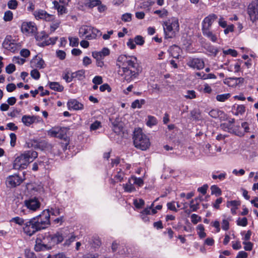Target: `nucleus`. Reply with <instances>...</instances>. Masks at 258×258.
Instances as JSON below:
<instances>
[{
	"label": "nucleus",
	"instance_id": "f257e3e1",
	"mask_svg": "<svg viewBox=\"0 0 258 258\" xmlns=\"http://www.w3.org/2000/svg\"><path fill=\"white\" fill-rule=\"evenodd\" d=\"M118 74L127 82L136 78L142 71L137 58L133 55L121 54L117 59Z\"/></svg>",
	"mask_w": 258,
	"mask_h": 258
},
{
	"label": "nucleus",
	"instance_id": "f03ea898",
	"mask_svg": "<svg viewBox=\"0 0 258 258\" xmlns=\"http://www.w3.org/2000/svg\"><path fill=\"white\" fill-rule=\"evenodd\" d=\"M37 156L38 154L35 151H25L16 158L13 162V168L17 170L26 169Z\"/></svg>",
	"mask_w": 258,
	"mask_h": 258
},
{
	"label": "nucleus",
	"instance_id": "7ed1b4c3",
	"mask_svg": "<svg viewBox=\"0 0 258 258\" xmlns=\"http://www.w3.org/2000/svg\"><path fill=\"white\" fill-rule=\"evenodd\" d=\"M162 26L166 39L174 38L180 30L179 19L172 17L163 21Z\"/></svg>",
	"mask_w": 258,
	"mask_h": 258
},
{
	"label": "nucleus",
	"instance_id": "20e7f679",
	"mask_svg": "<svg viewBox=\"0 0 258 258\" xmlns=\"http://www.w3.org/2000/svg\"><path fill=\"white\" fill-rule=\"evenodd\" d=\"M134 144L136 148L142 150H146L150 146L149 138L140 128L136 129L134 131Z\"/></svg>",
	"mask_w": 258,
	"mask_h": 258
},
{
	"label": "nucleus",
	"instance_id": "39448f33",
	"mask_svg": "<svg viewBox=\"0 0 258 258\" xmlns=\"http://www.w3.org/2000/svg\"><path fill=\"white\" fill-rule=\"evenodd\" d=\"M101 35L102 33L100 30L91 26L83 25L79 30V37L87 40L95 39Z\"/></svg>",
	"mask_w": 258,
	"mask_h": 258
},
{
	"label": "nucleus",
	"instance_id": "423d86ee",
	"mask_svg": "<svg viewBox=\"0 0 258 258\" xmlns=\"http://www.w3.org/2000/svg\"><path fill=\"white\" fill-rule=\"evenodd\" d=\"M39 231L47 228L50 224V213L48 209L44 210L39 215L33 217Z\"/></svg>",
	"mask_w": 258,
	"mask_h": 258
},
{
	"label": "nucleus",
	"instance_id": "0eeeda50",
	"mask_svg": "<svg viewBox=\"0 0 258 258\" xmlns=\"http://www.w3.org/2000/svg\"><path fill=\"white\" fill-rule=\"evenodd\" d=\"M23 230L24 233L29 236H32L37 231H39L36 224L35 218H32L29 220H26L23 226Z\"/></svg>",
	"mask_w": 258,
	"mask_h": 258
},
{
	"label": "nucleus",
	"instance_id": "6e6552de",
	"mask_svg": "<svg viewBox=\"0 0 258 258\" xmlns=\"http://www.w3.org/2000/svg\"><path fill=\"white\" fill-rule=\"evenodd\" d=\"M25 180V178L18 174L8 176L6 180V186L9 188H15L20 185Z\"/></svg>",
	"mask_w": 258,
	"mask_h": 258
},
{
	"label": "nucleus",
	"instance_id": "1a4fd4ad",
	"mask_svg": "<svg viewBox=\"0 0 258 258\" xmlns=\"http://www.w3.org/2000/svg\"><path fill=\"white\" fill-rule=\"evenodd\" d=\"M68 130L66 127H54L48 131V135L51 137L58 138L66 140Z\"/></svg>",
	"mask_w": 258,
	"mask_h": 258
},
{
	"label": "nucleus",
	"instance_id": "9d476101",
	"mask_svg": "<svg viewBox=\"0 0 258 258\" xmlns=\"http://www.w3.org/2000/svg\"><path fill=\"white\" fill-rule=\"evenodd\" d=\"M3 46L4 48L11 52H15L18 50L20 45L11 36L8 35L3 43Z\"/></svg>",
	"mask_w": 258,
	"mask_h": 258
},
{
	"label": "nucleus",
	"instance_id": "9b49d317",
	"mask_svg": "<svg viewBox=\"0 0 258 258\" xmlns=\"http://www.w3.org/2000/svg\"><path fill=\"white\" fill-rule=\"evenodd\" d=\"M24 204L27 209L31 212L39 210L41 206V203L39 199L35 197L25 200Z\"/></svg>",
	"mask_w": 258,
	"mask_h": 258
},
{
	"label": "nucleus",
	"instance_id": "f8f14e48",
	"mask_svg": "<svg viewBox=\"0 0 258 258\" xmlns=\"http://www.w3.org/2000/svg\"><path fill=\"white\" fill-rule=\"evenodd\" d=\"M247 12L252 22L254 23L258 20V8L256 4H249L247 7Z\"/></svg>",
	"mask_w": 258,
	"mask_h": 258
},
{
	"label": "nucleus",
	"instance_id": "ddd939ff",
	"mask_svg": "<svg viewBox=\"0 0 258 258\" xmlns=\"http://www.w3.org/2000/svg\"><path fill=\"white\" fill-rule=\"evenodd\" d=\"M33 15L36 19H43L46 21H52L55 18L54 15L49 14L45 11L43 10L35 11Z\"/></svg>",
	"mask_w": 258,
	"mask_h": 258
},
{
	"label": "nucleus",
	"instance_id": "4468645a",
	"mask_svg": "<svg viewBox=\"0 0 258 258\" xmlns=\"http://www.w3.org/2000/svg\"><path fill=\"white\" fill-rule=\"evenodd\" d=\"M21 31L26 34H34L37 31V27L32 22H24L22 24Z\"/></svg>",
	"mask_w": 258,
	"mask_h": 258
},
{
	"label": "nucleus",
	"instance_id": "2eb2a0df",
	"mask_svg": "<svg viewBox=\"0 0 258 258\" xmlns=\"http://www.w3.org/2000/svg\"><path fill=\"white\" fill-rule=\"evenodd\" d=\"M217 18L216 15L212 14L205 17L202 22V30L211 29L213 23Z\"/></svg>",
	"mask_w": 258,
	"mask_h": 258
},
{
	"label": "nucleus",
	"instance_id": "dca6fc26",
	"mask_svg": "<svg viewBox=\"0 0 258 258\" xmlns=\"http://www.w3.org/2000/svg\"><path fill=\"white\" fill-rule=\"evenodd\" d=\"M187 64L189 67L197 70L203 69L205 66L203 60L198 58H194L190 59Z\"/></svg>",
	"mask_w": 258,
	"mask_h": 258
},
{
	"label": "nucleus",
	"instance_id": "f3484780",
	"mask_svg": "<svg viewBox=\"0 0 258 258\" xmlns=\"http://www.w3.org/2000/svg\"><path fill=\"white\" fill-rule=\"evenodd\" d=\"M31 67L33 68H37L39 69H44L45 66V63L44 60L39 56H35L31 60Z\"/></svg>",
	"mask_w": 258,
	"mask_h": 258
},
{
	"label": "nucleus",
	"instance_id": "a211bd4d",
	"mask_svg": "<svg viewBox=\"0 0 258 258\" xmlns=\"http://www.w3.org/2000/svg\"><path fill=\"white\" fill-rule=\"evenodd\" d=\"M109 54V49L108 48L104 47L101 51L92 52V56L96 59H103Z\"/></svg>",
	"mask_w": 258,
	"mask_h": 258
},
{
	"label": "nucleus",
	"instance_id": "6ab92c4d",
	"mask_svg": "<svg viewBox=\"0 0 258 258\" xmlns=\"http://www.w3.org/2000/svg\"><path fill=\"white\" fill-rule=\"evenodd\" d=\"M39 118V117L37 116L24 115L22 116L21 120L25 126H29L35 122L36 120H38Z\"/></svg>",
	"mask_w": 258,
	"mask_h": 258
},
{
	"label": "nucleus",
	"instance_id": "aec40b11",
	"mask_svg": "<svg viewBox=\"0 0 258 258\" xmlns=\"http://www.w3.org/2000/svg\"><path fill=\"white\" fill-rule=\"evenodd\" d=\"M240 205V202L238 200L228 201L226 203V206L230 208L231 212L233 215L236 214V210Z\"/></svg>",
	"mask_w": 258,
	"mask_h": 258
},
{
	"label": "nucleus",
	"instance_id": "412c9836",
	"mask_svg": "<svg viewBox=\"0 0 258 258\" xmlns=\"http://www.w3.org/2000/svg\"><path fill=\"white\" fill-rule=\"evenodd\" d=\"M203 35L213 42H217L218 36L214 33L211 29L202 30Z\"/></svg>",
	"mask_w": 258,
	"mask_h": 258
},
{
	"label": "nucleus",
	"instance_id": "4be33fe9",
	"mask_svg": "<svg viewBox=\"0 0 258 258\" xmlns=\"http://www.w3.org/2000/svg\"><path fill=\"white\" fill-rule=\"evenodd\" d=\"M68 106L70 109L81 110L83 108V105L76 99L69 100Z\"/></svg>",
	"mask_w": 258,
	"mask_h": 258
},
{
	"label": "nucleus",
	"instance_id": "5701e85b",
	"mask_svg": "<svg viewBox=\"0 0 258 258\" xmlns=\"http://www.w3.org/2000/svg\"><path fill=\"white\" fill-rule=\"evenodd\" d=\"M53 7L57 10V13L59 15H62L67 14L68 12L66 6L61 5L57 1H54L52 2Z\"/></svg>",
	"mask_w": 258,
	"mask_h": 258
},
{
	"label": "nucleus",
	"instance_id": "b1692460",
	"mask_svg": "<svg viewBox=\"0 0 258 258\" xmlns=\"http://www.w3.org/2000/svg\"><path fill=\"white\" fill-rule=\"evenodd\" d=\"M135 184L132 180L131 177L128 179V181L125 184H123L122 186L125 192H132L136 191Z\"/></svg>",
	"mask_w": 258,
	"mask_h": 258
},
{
	"label": "nucleus",
	"instance_id": "393cba45",
	"mask_svg": "<svg viewBox=\"0 0 258 258\" xmlns=\"http://www.w3.org/2000/svg\"><path fill=\"white\" fill-rule=\"evenodd\" d=\"M124 174H127V173H124L122 170V168L117 167L115 173L114 179L115 182H120L123 179Z\"/></svg>",
	"mask_w": 258,
	"mask_h": 258
},
{
	"label": "nucleus",
	"instance_id": "a878e982",
	"mask_svg": "<svg viewBox=\"0 0 258 258\" xmlns=\"http://www.w3.org/2000/svg\"><path fill=\"white\" fill-rule=\"evenodd\" d=\"M101 3L100 0H84L83 3L84 6L89 9L97 7Z\"/></svg>",
	"mask_w": 258,
	"mask_h": 258
},
{
	"label": "nucleus",
	"instance_id": "bb28decb",
	"mask_svg": "<svg viewBox=\"0 0 258 258\" xmlns=\"http://www.w3.org/2000/svg\"><path fill=\"white\" fill-rule=\"evenodd\" d=\"M154 4V1L152 0H144L142 3H141L140 7L141 9L150 11L151 7Z\"/></svg>",
	"mask_w": 258,
	"mask_h": 258
},
{
	"label": "nucleus",
	"instance_id": "cd10ccee",
	"mask_svg": "<svg viewBox=\"0 0 258 258\" xmlns=\"http://www.w3.org/2000/svg\"><path fill=\"white\" fill-rule=\"evenodd\" d=\"M48 85L50 88L54 91L61 92L63 90V87L60 85L58 82H49Z\"/></svg>",
	"mask_w": 258,
	"mask_h": 258
},
{
	"label": "nucleus",
	"instance_id": "c85d7f7f",
	"mask_svg": "<svg viewBox=\"0 0 258 258\" xmlns=\"http://www.w3.org/2000/svg\"><path fill=\"white\" fill-rule=\"evenodd\" d=\"M51 238L54 242L59 243L63 240L64 237L61 233L57 232L51 236Z\"/></svg>",
	"mask_w": 258,
	"mask_h": 258
},
{
	"label": "nucleus",
	"instance_id": "c756f323",
	"mask_svg": "<svg viewBox=\"0 0 258 258\" xmlns=\"http://www.w3.org/2000/svg\"><path fill=\"white\" fill-rule=\"evenodd\" d=\"M234 122V119H232L231 120L229 121L228 122H225L221 125V128L226 132H230L233 127V123Z\"/></svg>",
	"mask_w": 258,
	"mask_h": 258
},
{
	"label": "nucleus",
	"instance_id": "7c9ffc66",
	"mask_svg": "<svg viewBox=\"0 0 258 258\" xmlns=\"http://www.w3.org/2000/svg\"><path fill=\"white\" fill-rule=\"evenodd\" d=\"M85 72L83 70H79L75 72L72 73L73 78L77 79L78 80H83L85 78Z\"/></svg>",
	"mask_w": 258,
	"mask_h": 258
},
{
	"label": "nucleus",
	"instance_id": "2f4dec72",
	"mask_svg": "<svg viewBox=\"0 0 258 258\" xmlns=\"http://www.w3.org/2000/svg\"><path fill=\"white\" fill-rule=\"evenodd\" d=\"M180 51V48L176 45L172 46L170 48L171 55L174 58H178Z\"/></svg>",
	"mask_w": 258,
	"mask_h": 258
},
{
	"label": "nucleus",
	"instance_id": "473e14b6",
	"mask_svg": "<svg viewBox=\"0 0 258 258\" xmlns=\"http://www.w3.org/2000/svg\"><path fill=\"white\" fill-rule=\"evenodd\" d=\"M157 123V120L156 117L153 116L149 115L148 116L146 124L151 127L153 126L156 125Z\"/></svg>",
	"mask_w": 258,
	"mask_h": 258
},
{
	"label": "nucleus",
	"instance_id": "72a5a7b5",
	"mask_svg": "<svg viewBox=\"0 0 258 258\" xmlns=\"http://www.w3.org/2000/svg\"><path fill=\"white\" fill-rule=\"evenodd\" d=\"M223 217H224V218L222 221V228L223 230L227 231L229 228V221L230 220V218H226L225 215H223Z\"/></svg>",
	"mask_w": 258,
	"mask_h": 258
},
{
	"label": "nucleus",
	"instance_id": "f704fd0d",
	"mask_svg": "<svg viewBox=\"0 0 258 258\" xmlns=\"http://www.w3.org/2000/svg\"><path fill=\"white\" fill-rule=\"evenodd\" d=\"M112 130L114 133L116 134H119L122 130V125L121 123H117L115 121L112 122Z\"/></svg>",
	"mask_w": 258,
	"mask_h": 258
},
{
	"label": "nucleus",
	"instance_id": "c9c22d12",
	"mask_svg": "<svg viewBox=\"0 0 258 258\" xmlns=\"http://www.w3.org/2000/svg\"><path fill=\"white\" fill-rule=\"evenodd\" d=\"M198 234L201 238H205L206 236V233L205 232L204 226L202 224H199L197 227Z\"/></svg>",
	"mask_w": 258,
	"mask_h": 258
},
{
	"label": "nucleus",
	"instance_id": "e433bc0d",
	"mask_svg": "<svg viewBox=\"0 0 258 258\" xmlns=\"http://www.w3.org/2000/svg\"><path fill=\"white\" fill-rule=\"evenodd\" d=\"M210 188L212 195L219 196L222 194L221 189L216 185H212Z\"/></svg>",
	"mask_w": 258,
	"mask_h": 258
},
{
	"label": "nucleus",
	"instance_id": "4c0bfd02",
	"mask_svg": "<svg viewBox=\"0 0 258 258\" xmlns=\"http://www.w3.org/2000/svg\"><path fill=\"white\" fill-rule=\"evenodd\" d=\"M234 108H235V114L236 115H242L245 111V107L243 105H237L236 106H234Z\"/></svg>",
	"mask_w": 258,
	"mask_h": 258
},
{
	"label": "nucleus",
	"instance_id": "58836bf2",
	"mask_svg": "<svg viewBox=\"0 0 258 258\" xmlns=\"http://www.w3.org/2000/svg\"><path fill=\"white\" fill-rule=\"evenodd\" d=\"M145 103V101L144 99H141L140 100L137 99L135 100L134 102H133V103H132L131 107L134 109L136 108H141L142 105L144 104Z\"/></svg>",
	"mask_w": 258,
	"mask_h": 258
},
{
	"label": "nucleus",
	"instance_id": "ea45409f",
	"mask_svg": "<svg viewBox=\"0 0 258 258\" xmlns=\"http://www.w3.org/2000/svg\"><path fill=\"white\" fill-rule=\"evenodd\" d=\"M227 176V174L225 172L220 173L219 174L217 175L216 173L214 172L212 174V177L213 179H218L221 181L224 180Z\"/></svg>",
	"mask_w": 258,
	"mask_h": 258
},
{
	"label": "nucleus",
	"instance_id": "a19ab883",
	"mask_svg": "<svg viewBox=\"0 0 258 258\" xmlns=\"http://www.w3.org/2000/svg\"><path fill=\"white\" fill-rule=\"evenodd\" d=\"M26 220H25L24 219L20 218L19 217H15L13 218H12L10 220L11 222L15 223L20 226H23L24 225Z\"/></svg>",
	"mask_w": 258,
	"mask_h": 258
},
{
	"label": "nucleus",
	"instance_id": "79ce46f5",
	"mask_svg": "<svg viewBox=\"0 0 258 258\" xmlns=\"http://www.w3.org/2000/svg\"><path fill=\"white\" fill-rule=\"evenodd\" d=\"M223 112L219 110L218 109H214L211 110L209 112V114L213 118H218L220 115L222 114Z\"/></svg>",
	"mask_w": 258,
	"mask_h": 258
},
{
	"label": "nucleus",
	"instance_id": "37998d69",
	"mask_svg": "<svg viewBox=\"0 0 258 258\" xmlns=\"http://www.w3.org/2000/svg\"><path fill=\"white\" fill-rule=\"evenodd\" d=\"M132 180L135 185H138V186H142L144 184L143 180L140 177H137L136 176L131 177Z\"/></svg>",
	"mask_w": 258,
	"mask_h": 258
},
{
	"label": "nucleus",
	"instance_id": "c03bdc74",
	"mask_svg": "<svg viewBox=\"0 0 258 258\" xmlns=\"http://www.w3.org/2000/svg\"><path fill=\"white\" fill-rule=\"evenodd\" d=\"M230 97V94L226 93L218 95L216 96V99L220 102H224Z\"/></svg>",
	"mask_w": 258,
	"mask_h": 258
},
{
	"label": "nucleus",
	"instance_id": "a18cd8bd",
	"mask_svg": "<svg viewBox=\"0 0 258 258\" xmlns=\"http://www.w3.org/2000/svg\"><path fill=\"white\" fill-rule=\"evenodd\" d=\"M241 128L243 129V131L239 132L237 135L239 136H243L244 133L249 132V128L248 124L246 122H243L241 125Z\"/></svg>",
	"mask_w": 258,
	"mask_h": 258
},
{
	"label": "nucleus",
	"instance_id": "49530a36",
	"mask_svg": "<svg viewBox=\"0 0 258 258\" xmlns=\"http://www.w3.org/2000/svg\"><path fill=\"white\" fill-rule=\"evenodd\" d=\"M195 201H197V199L191 200L189 204V207L192 212H196L199 208V203L198 202L195 203Z\"/></svg>",
	"mask_w": 258,
	"mask_h": 258
},
{
	"label": "nucleus",
	"instance_id": "de8ad7c7",
	"mask_svg": "<svg viewBox=\"0 0 258 258\" xmlns=\"http://www.w3.org/2000/svg\"><path fill=\"white\" fill-rule=\"evenodd\" d=\"M13 14L11 11H7L5 12L4 16V20L5 21H10L13 19Z\"/></svg>",
	"mask_w": 258,
	"mask_h": 258
},
{
	"label": "nucleus",
	"instance_id": "09e8293b",
	"mask_svg": "<svg viewBox=\"0 0 258 258\" xmlns=\"http://www.w3.org/2000/svg\"><path fill=\"white\" fill-rule=\"evenodd\" d=\"M101 127V123L100 121L98 120L95 121L93 123H92L90 126V131H95L97 129H99Z\"/></svg>",
	"mask_w": 258,
	"mask_h": 258
},
{
	"label": "nucleus",
	"instance_id": "8fccbe9b",
	"mask_svg": "<svg viewBox=\"0 0 258 258\" xmlns=\"http://www.w3.org/2000/svg\"><path fill=\"white\" fill-rule=\"evenodd\" d=\"M70 45L72 47L77 46L79 44V39L76 37H70L69 38Z\"/></svg>",
	"mask_w": 258,
	"mask_h": 258
},
{
	"label": "nucleus",
	"instance_id": "3c124183",
	"mask_svg": "<svg viewBox=\"0 0 258 258\" xmlns=\"http://www.w3.org/2000/svg\"><path fill=\"white\" fill-rule=\"evenodd\" d=\"M8 7L11 10H15L18 7L17 0H10L8 2Z\"/></svg>",
	"mask_w": 258,
	"mask_h": 258
},
{
	"label": "nucleus",
	"instance_id": "603ef678",
	"mask_svg": "<svg viewBox=\"0 0 258 258\" xmlns=\"http://www.w3.org/2000/svg\"><path fill=\"white\" fill-rule=\"evenodd\" d=\"M184 97L186 99H192L196 97V92L194 90H188L186 94L184 95Z\"/></svg>",
	"mask_w": 258,
	"mask_h": 258
},
{
	"label": "nucleus",
	"instance_id": "864d4df0",
	"mask_svg": "<svg viewBox=\"0 0 258 258\" xmlns=\"http://www.w3.org/2000/svg\"><path fill=\"white\" fill-rule=\"evenodd\" d=\"M134 204L137 208L140 209L145 204V202L144 200L141 199H135L134 200Z\"/></svg>",
	"mask_w": 258,
	"mask_h": 258
},
{
	"label": "nucleus",
	"instance_id": "5fc2aeb1",
	"mask_svg": "<svg viewBox=\"0 0 258 258\" xmlns=\"http://www.w3.org/2000/svg\"><path fill=\"white\" fill-rule=\"evenodd\" d=\"M237 224L238 226L245 227L247 225V219L246 218L244 217L242 218H238L237 220Z\"/></svg>",
	"mask_w": 258,
	"mask_h": 258
},
{
	"label": "nucleus",
	"instance_id": "6e6d98bb",
	"mask_svg": "<svg viewBox=\"0 0 258 258\" xmlns=\"http://www.w3.org/2000/svg\"><path fill=\"white\" fill-rule=\"evenodd\" d=\"M62 78L66 81L67 83H70L73 81L74 78H73V74L71 73L70 75L69 72L65 73L62 75Z\"/></svg>",
	"mask_w": 258,
	"mask_h": 258
},
{
	"label": "nucleus",
	"instance_id": "4d7b16f0",
	"mask_svg": "<svg viewBox=\"0 0 258 258\" xmlns=\"http://www.w3.org/2000/svg\"><path fill=\"white\" fill-rule=\"evenodd\" d=\"M50 213V215L57 216L60 215L61 213V210L58 208H51L50 209H48Z\"/></svg>",
	"mask_w": 258,
	"mask_h": 258
},
{
	"label": "nucleus",
	"instance_id": "13d9d810",
	"mask_svg": "<svg viewBox=\"0 0 258 258\" xmlns=\"http://www.w3.org/2000/svg\"><path fill=\"white\" fill-rule=\"evenodd\" d=\"M154 13L158 15L160 18H163L167 16L168 13L166 10L164 9L162 10H156Z\"/></svg>",
	"mask_w": 258,
	"mask_h": 258
},
{
	"label": "nucleus",
	"instance_id": "bf43d9fd",
	"mask_svg": "<svg viewBox=\"0 0 258 258\" xmlns=\"http://www.w3.org/2000/svg\"><path fill=\"white\" fill-rule=\"evenodd\" d=\"M167 209L170 211H172L175 212L178 211L177 209L175 207V202L172 201L167 203Z\"/></svg>",
	"mask_w": 258,
	"mask_h": 258
},
{
	"label": "nucleus",
	"instance_id": "052dcab7",
	"mask_svg": "<svg viewBox=\"0 0 258 258\" xmlns=\"http://www.w3.org/2000/svg\"><path fill=\"white\" fill-rule=\"evenodd\" d=\"M30 75L35 80H38L40 78V73L37 69H33L30 72Z\"/></svg>",
	"mask_w": 258,
	"mask_h": 258
},
{
	"label": "nucleus",
	"instance_id": "680f3d73",
	"mask_svg": "<svg viewBox=\"0 0 258 258\" xmlns=\"http://www.w3.org/2000/svg\"><path fill=\"white\" fill-rule=\"evenodd\" d=\"M136 44L142 45L144 44L145 41L143 37L140 35H138L135 37L134 39Z\"/></svg>",
	"mask_w": 258,
	"mask_h": 258
},
{
	"label": "nucleus",
	"instance_id": "e2e57ef3",
	"mask_svg": "<svg viewBox=\"0 0 258 258\" xmlns=\"http://www.w3.org/2000/svg\"><path fill=\"white\" fill-rule=\"evenodd\" d=\"M223 53L225 55H231L233 57H236L237 55V51L232 49H228L227 50H224Z\"/></svg>",
	"mask_w": 258,
	"mask_h": 258
},
{
	"label": "nucleus",
	"instance_id": "0e129e2a",
	"mask_svg": "<svg viewBox=\"0 0 258 258\" xmlns=\"http://www.w3.org/2000/svg\"><path fill=\"white\" fill-rule=\"evenodd\" d=\"M243 63L241 60H238V61L234 65V72L235 73H238L241 71V64Z\"/></svg>",
	"mask_w": 258,
	"mask_h": 258
},
{
	"label": "nucleus",
	"instance_id": "69168bd1",
	"mask_svg": "<svg viewBox=\"0 0 258 258\" xmlns=\"http://www.w3.org/2000/svg\"><path fill=\"white\" fill-rule=\"evenodd\" d=\"M201 217L198 215L193 214L191 215V221L194 224H197L199 222L201 221Z\"/></svg>",
	"mask_w": 258,
	"mask_h": 258
},
{
	"label": "nucleus",
	"instance_id": "338daca9",
	"mask_svg": "<svg viewBox=\"0 0 258 258\" xmlns=\"http://www.w3.org/2000/svg\"><path fill=\"white\" fill-rule=\"evenodd\" d=\"M60 22L58 21L53 22L50 26V31L51 33L54 32L55 30L59 27Z\"/></svg>",
	"mask_w": 258,
	"mask_h": 258
},
{
	"label": "nucleus",
	"instance_id": "774afa93",
	"mask_svg": "<svg viewBox=\"0 0 258 258\" xmlns=\"http://www.w3.org/2000/svg\"><path fill=\"white\" fill-rule=\"evenodd\" d=\"M16 70L15 66L14 64L11 63L7 66L6 68V71L8 74H12Z\"/></svg>",
	"mask_w": 258,
	"mask_h": 258
}]
</instances>
